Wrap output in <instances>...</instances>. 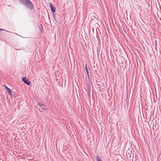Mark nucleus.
<instances>
[{
  "label": "nucleus",
  "instance_id": "obj_1",
  "mask_svg": "<svg viewBox=\"0 0 161 161\" xmlns=\"http://www.w3.org/2000/svg\"><path fill=\"white\" fill-rule=\"evenodd\" d=\"M19 3L29 10H33L34 7L30 0H19Z\"/></svg>",
  "mask_w": 161,
  "mask_h": 161
},
{
  "label": "nucleus",
  "instance_id": "obj_2",
  "mask_svg": "<svg viewBox=\"0 0 161 161\" xmlns=\"http://www.w3.org/2000/svg\"><path fill=\"white\" fill-rule=\"evenodd\" d=\"M22 80L24 83L27 85L29 86L31 84V82L29 80H28L26 77H23L22 79Z\"/></svg>",
  "mask_w": 161,
  "mask_h": 161
},
{
  "label": "nucleus",
  "instance_id": "obj_3",
  "mask_svg": "<svg viewBox=\"0 0 161 161\" xmlns=\"http://www.w3.org/2000/svg\"><path fill=\"white\" fill-rule=\"evenodd\" d=\"M50 9L52 11V12L54 13L56 11V8L53 6V4L52 3H51L50 4Z\"/></svg>",
  "mask_w": 161,
  "mask_h": 161
},
{
  "label": "nucleus",
  "instance_id": "obj_4",
  "mask_svg": "<svg viewBox=\"0 0 161 161\" xmlns=\"http://www.w3.org/2000/svg\"><path fill=\"white\" fill-rule=\"evenodd\" d=\"M131 151H127L126 152V156L127 158H130L131 157Z\"/></svg>",
  "mask_w": 161,
  "mask_h": 161
},
{
  "label": "nucleus",
  "instance_id": "obj_5",
  "mask_svg": "<svg viewBox=\"0 0 161 161\" xmlns=\"http://www.w3.org/2000/svg\"><path fill=\"white\" fill-rule=\"evenodd\" d=\"M87 64H86L85 65V69H86V73L87 74H89V71H88V69L87 68Z\"/></svg>",
  "mask_w": 161,
  "mask_h": 161
},
{
  "label": "nucleus",
  "instance_id": "obj_6",
  "mask_svg": "<svg viewBox=\"0 0 161 161\" xmlns=\"http://www.w3.org/2000/svg\"><path fill=\"white\" fill-rule=\"evenodd\" d=\"M6 91L8 92V94L10 93L11 92V90L9 88H7Z\"/></svg>",
  "mask_w": 161,
  "mask_h": 161
},
{
  "label": "nucleus",
  "instance_id": "obj_7",
  "mask_svg": "<svg viewBox=\"0 0 161 161\" xmlns=\"http://www.w3.org/2000/svg\"><path fill=\"white\" fill-rule=\"evenodd\" d=\"M96 159L97 161H102L101 160V158H99V155H97V156Z\"/></svg>",
  "mask_w": 161,
  "mask_h": 161
},
{
  "label": "nucleus",
  "instance_id": "obj_8",
  "mask_svg": "<svg viewBox=\"0 0 161 161\" xmlns=\"http://www.w3.org/2000/svg\"><path fill=\"white\" fill-rule=\"evenodd\" d=\"M38 105L40 106V107H45V106L44 105L42 104H41L40 103H38Z\"/></svg>",
  "mask_w": 161,
  "mask_h": 161
},
{
  "label": "nucleus",
  "instance_id": "obj_9",
  "mask_svg": "<svg viewBox=\"0 0 161 161\" xmlns=\"http://www.w3.org/2000/svg\"><path fill=\"white\" fill-rule=\"evenodd\" d=\"M87 79H88V80L89 81L90 80V78H89V74H87Z\"/></svg>",
  "mask_w": 161,
  "mask_h": 161
},
{
  "label": "nucleus",
  "instance_id": "obj_10",
  "mask_svg": "<svg viewBox=\"0 0 161 161\" xmlns=\"http://www.w3.org/2000/svg\"><path fill=\"white\" fill-rule=\"evenodd\" d=\"M42 110H46V108H45L43 107H42Z\"/></svg>",
  "mask_w": 161,
  "mask_h": 161
},
{
  "label": "nucleus",
  "instance_id": "obj_11",
  "mask_svg": "<svg viewBox=\"0 0 161 161\" xmlns=\"http://www.w3.org/2000/svg\"><path fill=\"white\" fill-rule=\"evenodd\" d=\"M8 94H9V95L12 98V94L11 92H10V93H9Z\"/></svg>",
  "mask_w": 161,
  "mask_h": 161
},
{
  "label": "nucleus",
  "instance_id": "obj_12",
  "mask_svg": "<svg viewBox=\"0 0 161 161\" xmlns=\"http://www.w3.org/2000/svg\"><path fill=\"white\" fill-rule=\"evenodd\" d=\"M4 86L5 87V88L6 89V90H7V88H8L7 86H6L5 85H4Z\"/></svg>",
  "mask_w": 161,
  "mask_h": 161
},
{
  "label": "nucleus",
  "instance_id": "obj_13",
  "mask_svg": "<svg viewBox=\"0 0 161 161\" xmlns=\"http://www.w3.org/2000/svg\"><path fill=\"white\" fill-rule=\"evenodd\" d=\"M40 28H42V29L43 28V26H42V25H40Z\"/></svg>",
  "mask_w": 161,
  "mask_h": 161
},
{
  "label": "nucleus",
  "instance_id": "obj_14",
  "mask_svg": "<svg viewBox=\"0 0 161 161\" xmlns=\"http://www.w3.org/2000/svg\"><path fill=\"white\" fill-rule=\"evenodd\" d=\"M5 30L3 29H0V31H4Z\"/></svg>",
  "mask_w": 161,
  "mask_h": 161
},
{
  "label": "nucleus",
  "instance_id": "obj_15",
  "mask_svg": "<svg viewBox=\"0 0 161 161\" xmlns=\"http://www.w3.org/2000/svg\"><path fill=\"white\" fill-rule=\"evenodd\" d=\"M55 16V15L53 14V18H54L55 17H54Z\"/></svg>",
  "mask_w": 161,
  "mask_h": 161
},
{
  "label": "nucleus",
  "instance_id": "obj_16",
  "mask_svg": "<svg viewBox=\"0 0 161 161\" xmlns=\"http://www.w3.org/2000/svg\"><path fill=\"white\" fill-rule=\"evenodd\" d=\"M90 90L91 89V87H90Z\"/></svg>",
  "mask_w": 161,
  "mask_h": 161
},
{
  "label": "nucleus",
  "instance_id": "obj_17",
  "mask_svg": "<svg viewBox=\"0 0 161 161\" xmlns=\"http://www.w3.org/2000/svg\"><path fill=\"white\" fill-rule=\"evenodd\" d=\"M42 30H41V32H42Z\"/></svg>",
  "mask_w": 161,
  "mask_h": 161
}]
</instances>
